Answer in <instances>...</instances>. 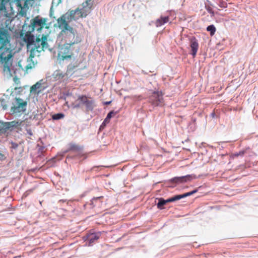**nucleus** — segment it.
<instances>
[{"instance_id": "obj_27", "label": "nucleus", "mask_w": 258, "mask_h": 258, "mask_svg": "<svg viewBox=\"0 0 258 258\" xmlns=\"http://www.w3.org/2000/svg\"><path fill=\"white\" fill-rule=\"evenodd\" d=\"M206 30L210 33V35L213 36L216 32V28L213 24H211L207 27Z\"/></svg>"}, {"instance_id": "obj_35", "label": "nucleus", "mask_w": 258, "mask_h": 258, "mask_svg": "<svg viewBox=\"0 0 258 258\" xmlns=\"http://www.w3.org/2000/svg\"><path fill=\"white\" fill-rule=\"evenodd\" d=\"M69 13L67 12L66 14L62 15V17L64 18V19L66 20H68L69 21H71L73 20L72 18L71 17V16L69 15Z\"/></svg>"}, {"instance_id": "obj_51", "label": "nucleus", "mask_w": 258, "mask_h": 258, "mask_svg": "<svg viewBox=\"0 0 258 258\" xmlns=\"http://www.w3.org/2000/svg\"><path fill=\"white\" fill-rule=\"evenodd\" d=\"M80 14L79 13H76V16H77L78 18L79 17H81L80 16Z\"/></svg>"}, {"instance_id": "obj_19", "label": "nucleus", "mask_w": 258, "mask_h": 258, "mask_svg": "<svg viewBox=\"0 0 258 258\" xmlns=\"http://www.w3.org/2000/svg\"><path fill=\"white\" fill-rule=\"evenodd\" d=\"M155 202H157L156 205L158 209L160 210L165 209V206L168 204L166 199H164L163 198H156Z\"/></svg>"}, {"instance_id": "obj_43", "label": "nucleus", "mask_w": 258, "mask_h": 258, "mask_svg": "<svg viewBox=\"0 0 258 258\" xmlns=\"http://www.w3.org/2000/svg\"><path fill=\"white\" fill-rule=\"evenodd\" d=\"M111 102H112L111 101H105V102H103V104L105 105H108L111 103Z\"/></svg>"}, {"instance_id": "obj_2", "label": "nucleus", "mask_w": 258, "mask_h": 258, "mask_svg": "<svg viewBox=\"0 0 258 258\" xmlns=\"http://www.w3.org/2000/svg\"><path fill=\"white\" fill-rule=\"evenodd\" d=\"M11 34L4 26H0V62L5 63V71L10 72L9 64L13 56L10 46Z\"/></svg>"}, {"instance_id": "obj_41", "label": "nucleus", "mask_w": 258, "mask_h": 258, "mask_svg": "<svg viewBox=\"0 0 258 258\" xmlns=\"http://www.w3.org/2000/svg\"><path fill=\"white\" fill-rule=\"evenodd\" d=\"M205 9L208 11V13L212 11L213 10L212 8L209 5H207L205 3Z\"/></svg>"}, {"instance_id": "obj_40", "label": "nucleus", "mask_w": 258, "mask_h": 258, "mask_svg": "<svg viewBox=\"0 0 258 258\" xmlns=\"http://www.w3.org/2000/svg\"><path fill=\"white\" fill-rule=\"evenodd\" d=\"M37 146L39 147L38 149V152H40L41 154H42L43 150L45 148V147L43 146H40L39 144L37 145Z\"/></svg>"}, {"instance_id": "obj_53", "label": "nucleus", "mask_w": 258, "mask_h": 258, "mask_svg": "<svg viewBox=\"0 0 258 258\" xmlns=\"http://www.w3.org/2000/svg\"><path fill=\"white\" fill-rule=\"evenodd\" d=\"M79 50V48L77 47L76 51H77V52H78Z\"/></svg>"}, {"instance_id": "obj_28", "label": "nucleus", "mask_w": 258, "mask_h": 258, "mask_svg": "<svg viewBox=\"0 0 258 258\" xmlns=\"http://www.w3.org/2000/svg\"><path fill=\"white\" fill-rule=\"evenodd\" d=\"M41 86V83L40 82H37L30 88L31 93H36L37 89H39Z\"/></svg>"}, {"instance_id": "obj_58", "label": "nucleus", "mask_w": 258, "mask_h": 258, "mask_svg": "<svg viewBox=\"0 0 258 258\" xmlns=\"http://www.w3.org/2000/svg\"><path fill=\"white\" fill-rule=\"evenodd\" d=\"M204 144H205L204 143H202V145H203Z\"/></svg>"}, {"instance_id": "obj_17", "label": "nucleus", "mask_w": 258, "mask_h": 258, "mask_svg": "<svg viewBox=\"0 0 258 258\" xmlns=\"http://www.w3.org/2000/svg\"><path fill=\"white\" fill-rule=\"evenodd\" d=\"M57 23L59 28L61 29L60 34L65 33L66 31L72 27L69 25L62 16L57 19Z\"/></svg>"}, {"instance_id": "obj_34", "label": "nucleus", "mask_w": 258, "mask_h": 258, "mask_svg": "<svg viewBox=\"0 0 258 258\" xmlns=\"http://www.w3.org/2000/svg\"><path fill=\"white\" fill-rule=\"evenodd\" d=\"M201 187V186H199L198 188H195L194 190H192V191L187 192L186 193L187 194L188 197L190 196L194 195V194L197 193L199 189Z\"/></svg>"}, {"instance_id": "obj_6", "label": "nucleus", "mask_w": 258, "mask_h": 258, "mask_svg": "<svg viewBox=\"0 0 258 258\" xmlns=\"http://www.w3.org/2000/svg\"><path fill=\"white\" fill-rule=\"evenodd\" d=\"M64 36V40L66 43H69L72 46L80 43L82 38L77 30L73 27L66 31L65 33L61 34Z\"/></svg>"}, {"instance_id": "obj_24", "label": "nucleus", "mask_w": 258, "mask_h": 258, "mask_svg": "<svg viewBox=\"0 0 258 258\" xmlns=\"http://www.w3.org/2000/svg\"><path fill=\"white\" fill-rule=\"evenodd\" d=\"M14 0H0V12L3 11H6V5L8 3L13 2Z\"/></svg>"}, {"instance_id": "obj_56", "label": "nucleus", "mask_w": 258, "mask_h": 258, "mask_svg": "<svg viewBox=\"0 0 258 258\" xmlns=\"http://www.w3.org/2000/svg\"><path fill=\"white\" fill-rule=\"evenodd\" d=\"M208 146H209L210 148H212L213 147L212 146H209V145H208Z\"/></svg>"}, {"instance_id": "obj_8", "label": "nucleus", "mask_w": 258, "mask_h": 258, "mask_svg": "<svg viewBox=\"0 0 258 258\" xmlns=\"http://www.w3.org/2000/svg\"><path fill=\"white\" fill-rule=\"evenodd\" d=\"M148 101L153 108L161 107L164 103L163 93L159 90L152 91L148 97Z\"/></svg>"}, {"instance_id": "obj_16", "label": "nucleus", "mask_w": 258, "mask_h": 258, "mask_svg": "<svg viewBox=\"0 0 258 258\" xmlns=\"http://www.w3.org/2000/svg\"><path fill=\"white\" fill-rule=\"evenodd\" d=\"M118 113V111L114 110L110 111L107 114V116L104 119L103 121L100 125L99 131L101 132L104 129L107 124L110 122L111 118Z\"/></svg>"}, {"instance_id": "obj_18", "label": "nucleus", "mask_w": 258, "mask_h": 258, "mask_svg": "<svg viewBox=\"0 0 258 258\" xmlns=\"http://www.w3.org/2000/svg\"><path fill=\"white\" fill-rule=\"evenodd\" d=\"M169 19L170 18L168 16H161L159 19H157L156 21H152L151 22L154 23L156 27H159L168 22V21H169Z\"/></svg>"}, {"instance_id": "obj_30", "label": "nucleus", "mask_w": 258, "mask_h": 258, "mask_svg": "<svg viewBox=\"0 0 258 258\" xmlns=\"http://www.w3.org/2000/svg\"><path fill=\"white\" fill-rule=\"evenodd\" d=\"M71 95H72V93H70L69 91H67V92H64L61 93L59 95L58 98L59 99L66 100L67 96H71Z\"/></svg>"}, {"instance_id": "obj_15", "label": "nucleus", "mask_w": 258, "mask_h": 258, "mask_svg": "<svg viewBox=\"0 0 258 258\" xmlns=\"http://www.w3.org/2000/svg\"><path fill=\"white\" fill-rule=\"evenodd\" d=\"M190 54L194 57L196 56L197 51L199 48V43L197 39L195 36H192L189 38Z\"/></svg>"}, {"instance_id": "obj_33", "label": "nucleus", "mask_w": 258, "mask_h": 258, "mask_svg": "<svg viewBox=\"0 0 258 258\" xmlns=\"http://www.w3.org/2000/svg\"><path fill=\"white\" fill-rule=\"evenodd\" d=\"M245 153V151L244 150H241L238 152H236V153L233 154L232 156L233 157H237L238 156L242 157L244 155Z\"/></svg>"}, {"instance_id": "obj_21", "label": "nucleus", "mask_w": 258, "mask_h": 258, "mask_svg": "<svg viewBox=\"0 0 258 258\" xmlns=\"http://www.w3.org/2000/svg\"><path fill=\"white\" fill-rule=\"evenodd\" d=\"M103 197L100 196L98 197H94L90 201V205L92 206V208L95 207H100L101 205V200Z\"/></svg>"}, {"instance_id": "obj_45", "label": "nucleus", "mask_w": 258, "mask_h": 258, "mask_svg": "<svg viewBox=\"0 0 258 258\" xmlns=\"http://www.w3.org/2000/svg\"><path fill=\"white\" fill-rule=\"evenodd\" d=\"M209 13H210L211 14V17H213L214 16H215V12L213 10H212V11L210 12Z\"/></svg>"}, {"instance_id": "obj_11", "label": "nucleus", "mask_w": 258, "mask_h": 258, "mask_svg": "<svg viewBox=\"0 0 258 258\" xmlns=\"http://www.w3.org/2000/svg\"><path fill=\"white\" fill-rule=\"evenodd\" d=\"M47 19L42 18L39 16L35 17L31 19L30 25L29 26V31L34 32L35 28L37 31L40 32L45 25Z\"/></svg>"}, {"instance_id": "obj_48", "label": "nucleus", "mask_w": 258, "mask_h": 258, "mask_svg": "<svg viewBox=\"0 0 258 258\" xmlns=\"http://www.w3.org/2000/svg\"><path fill=\"white\" fill-rule=\"evenodd\" d=\"M82 157H83V160H84L87 158V155L83 154V155L82 156Z\"/></svg>"}, {"instance_id": "obj_13", "label": "nucleus", "mask_w": 258, "mask_h": 258, "mask_svg": "<svg viewBox=\"0 0 258 258\" xmlns=\"http://www.w3.org/2000/svg\"><path fill=\"white\" fill-rule=\"evenodd\" d=\"M101 234V231H90L86 236H84L83 239L86 242L87 245L92 246L100 238Z\"/></svg>"}, {"instance_id": "obj_10", "label": "nucleus", "mask_w": 258, "mask_h": 258, "mask_svg": "<svg viewBox=\"0 0 258 258\" xmlns=\"http://www.w3.org/2000/svg\"><path fill=\"white\" fill-rule=\"evenodd\" d=\"M74 48L73 46L65 42L59 51L58 57L63 60L70 59Z\"/></svg>"}, {"instance_id": "obj_1", "label": "nucleus", "mask_w": 258, "mask_h": 258, "mask_svg": "<svg viewBox=\"0 0 258 258\" xmlns=\"http://www.w3.org/2000/svg\"><path fill=\"white\" fill-rule=\"evenodd\" d=\"M27 32L24 38V41L27 44V51L30 52V57L33 58L35 56H39L42 51L48 49L49 45L47 42V36L39 35L35 39L34 35L31 34V31Z\"/></svg>"}, {"instance_id": "obj_55", "label": "nucleus", "mask_w": 258, "mask_h": 258, "mask_svg": "<svg viewBox=\"0 0 258 258\" xmlns=\"http://www.w3.org/2000/svg\"><path fill=\"white\" fill-rule=\"evenodd\" d=\"M20 257V256H18V257H17V256H16V257H14V258H18V257Z\"/></svg>"}, {"instance_id": "obj_23", "label": "nucleus", "mask_w": 258, "mask_h": 258, "mask_svg": "<svg viewBox=\"0 0 258 258\" xmlns=\"http://www.w3.org/2000/svg\"><path fill=\"white\" fill-rule=\"evenodd\" d=\"M77 67L78 65L75 64V63H71L69 65H68L67 68V71L66 72L67 76H71L75 72V70Z\"/></svg>"}, {"instance_id": "obj_3", "label": "nucleus", "mask_w": 258, "mask_h": 258, "mask_svg": "<svg viewBox=\"0 0 258 258\" xmlns=\"http://www.w3.org/2000/svg\"><path fill=\"white\" fill-rule=\"evenodd\" d=\"M70 106L73 109H80L87 113L89 111H92L96 105L94 100L91 97H89L86 95H81L70 104Z\"/></svg>"}, {"instance_id": "obj_9", "label": "nucleus", "mask_w": 258, "mask_h": 258, "mask_svg": "<svg viewBox=\"0 0 258 258\" xmlns=\"http://www.w3.org/2000/svg\"><path fill=\"white\" fill-rule=\"evenodd\" d=\"M68 146L69 147L67 150L60 153H58L57 156L52 158L51 160L54 162H56L60 160L68 152H82L84 149L83 146H80L73 143H69Z\"/></svg>"}, {"instance_id": "obj_44", "label": "nucleus", "mask_w": 258, "mask_h": 258, "mask_svg": "<svg viewBox=\"0 0 258 258\" xmlns=\"http://www.w3.org/2000/svg\"><path fill=\"white\" fill-rule=\"evenodd\" d=\"M17 76H15V77L14 78V80L15 82L17 84L18 83L17 82H19L20 81H19V79L17 78Z\"/></svg>"}, {"instance_id": "obj_31", "label": "nucleus", "mask_w": 258, "mask_h": 258, "mask_svg": "<svg viewBox=\"0 0 258 258\" xmlns=\"http://www.w3.org/2000/svg\"><path fill=\"white\" fill-rule=\"evenodd\" d=\"M166 201L168 203L174 202L177 201H178L177 195H174L172 197L167 198L166 199Z\"/></svg>"}, {"instance_id": "obj_25", "label": "nucleus", "mask_w": 258, "mask_h": 258, "mask_svg": "<svg viewBox=\"0 0 258 258\" xmlns=\"http://www.w3.org/2000/svg\"><path fill=\"white\" fill-rule=\"evenodd\" d=\"M32 58L30 57V56L28 57L27 59L28 63L25 67V71H27L29 69H32L35 67L34 62L32 61Z\"/></svg>"}, {"instance_id": "obj_29", "label": "nucleus", "mask_w": 258, "mask_h": 258, "mask_svg": "<svg viewBox=\"0 0 258 258\" xmlns=\"http://www.w3.org/2000/svg\"><path fill=\"white\" fill-rule=\"evenodd\" d=\"M68 12L70 14L69 15L71 16V17L72 18L73 20H75L76 19H78V17L76 16V13H79V8H77L75 10H71Z\"/></svg>"}, {"instance_id": "obj_37", "label": "nucleus", "mask_w": 258, "mask_h": 258, "mask_svg": "<svg viewBox=\"0 0 258 258\" xmlns=\"http://www.w3.org/2000/svg\"><path fill=\"white\" fill-rule=\"evenodd\" d=\"M104 167L103 166H93V167H92L89 170H87V172H88V171H98V169L99 168V167Z\"/></svg>"}, {"instance_id": "obj_4", "label": "nucleus", "mask_w": 258, "mask_h": 258, "mask_svg": "<svg viewBox=\"0 0 258 258\" xmlns=\"http://www.w3.org/2000/svg\"><path fill=\"white\" fill-rule=\"evenodd\" d=\"M8 100L6 98H0V109L6 110L8 109ZM18 121L15 120L9 122H4L0 120V136L8 133V131H12L15 127L19 125Z\"/></svg>"}, {"instance_id": "obj_39", "label": "nucleus", "mask_w": 258, "mask_h": 258, "mask_svg": "<svg viewBox=\"0 0 258 258\" xmlns=\"http://www.w3.org/2000/svg\"><path fill=\"white\" fill-rule=\"evenodd\" d=\"M6 157L4 154H3L1 151H0V161H2L6 159Z\"/></svg>"}, {"instance_id": "obj_5", "label": "nucleus", "mask_w": 258, "mask_h": 258, "mask_svg": "<svg viewBox=\"0 0 258 258\" xmlns=\"http://www.w3.org/2000/svg\"><path fill=\"white\" fill-rule=\"evenodd\" d=\"M201 175H199L198 177L196 175L194 174H187L184 176L174 177L169 180H164L163 182L166 187L172 188L175 187L179 183H183L187 181H190L192 179L198 178Z\"/></svg>"}, {"instance_id": "obj_54", "label": "nucleus", "mask_w": 258, "mask_h": 258, "mask_svg": "<svg viewBox=\"0 0 258 258\" xmlns=\"http://www.w3.org/2000/svg\"><path fill=\"white\" fill-rule=\"evenodd\" d=\"M142 72L144 74H147V73H146V72H145L144 71H143Z\"/></svg>"}, {"instance_id": "obj_50", "label": "nucleus", "mask_w": 258, "mask_h": 258, "mask_svg": "<svg viewBox=\"0 0 258 258\" xmlns=\"http://www.w3.org/2000/svg\"><path fill=\"white\" fill-rule=\"evenodd\" d=\"M64 105H67L69 107L71 108V106H70V105H69L68 101H66V102L64 103Z\"/></svg>"}, {"instance_id": "obj_52", "label": "nucleus", "mask_w": 258, "mask_h": 258, "mask_svg": "<svg viewBox=\"0 0 258 258\" xmlns=\"http://www.w3.org/2000/svg\"><path fill=\"white\" fill-rule=\"evenodd\" d=\"M66 202V200H60L58 201L59 203H60V202Z\"/></svg>"}, {"instance_id": "obj_14", "label": "nucleus", "mask_w": 258, "mask_h": 258, "mask_svg": "<svg viewBox=\"0 0 258 258\" xmlns=\"http://www.w3.org/2000/svg\"><path fill=\"white\" fill-rule=\"evenodd\" d=\"M93 9V5L91 0H86L82 5V8H79L80 16L81 18H85Z\"/></svg>"}, {"instance_id": "obj_36", "label": "nucleus", "mask_w": 258, "mask_h": 258, "mask_svg": "<svg viewBox=\"0 0 258 258\" xmlns=\"http://www.w3.org/2000/svg\"><path fill=\"white\" fill-rule=\"evenodd\" d=\"M11 148H12L13 149H16L19 146V144L15 142H11Z\"/></svg>"}, {"instance_id": "obj_47", "label": "nucleus", "mask_w": 258, "mask_h": 258, "mask_svg": "<svg viewBox=\"0 0 258 258\" xmlns=\"http://www.w3.org/2000/svg\"><path fill=\"white\" fill-rule=\"evenodd\" d=\"M206 1L208 3V4H207L208 5L210 6L211 7V6H213V5L210 1H209V0H206Z\"/></svg>"}, {"instance_id": "obj_49", "label": "nucleus", "mask_w": 258, "mask_h": 258, "mask_svg": "<svg viewBox=\"0 0 258 258\" xmlns=\"http://www.w3.org/2000/svg\"><path fill=\"white\" fill-rule=\"evenodd\" d=\"M211 116L213 118L215 117V116H216V114H215V112H212V113H211Z\"/></svg>"}, {"instance_id": "obj_12", "label": "nucleus", "mask_w": 258, "mask_h": 258, "mask_svg": "<svg viewBox=\"0 0 258 258\" xmlns=\"http://www.w3.org/2000/svg\"><path fill=\"white\" fill-rule=\"evenodd\" d=\"M13 56L11 58V64L9 66L10 68V72L8 71H5V63H1L3 65V70L4 72L6 73L7 74L10 75L11 76H13V75H15L16 76H17L19 74L21 73V71H25V68H23L21 64V61H19L18 62V64L16 66H14L13 65Z\"/></svg>"}, {"instance_id": "obj_46", "label": "nucleus", "mask_w": 258, "mask_h": 258, "mask_svg": "<svg viewBox=\"0 0 258 258\" xmlns=\"http://www.w3.org/2000/svg\"><path fill=\"white\" fill-rule=\"evenodd\" d=\"M49 15H50V17H52L53 13H52V7L50 8V10Z\"/></svg>"}, {"instance_id": "obj_22", "label": "nucleus", "mask_w": 258, "mask_h": 258, "mask_svg": "<svg viewBox=\"0 0 258 258\" xmlns=\"http://www.w3.org/2000/svg\"><path fill=\"white\" fill-rule=\"evenodd\" d=\"M67 76L66 73H63L60 70H56L54 71L52 74V76L55 80H60L63 79Z\"/></svg>"}, {"instance_id": "obj_26", "label": "nucleus", "mask_w": 258, "mask_h": 258, "mask_svg": "<svg viewBox=\"0 0 258 258\" xmlns=\"http://www.w3.org/2000/svg\"><path fill=\"white\" fill-rule=\"evenodd\" d=\"M64 117V114L62 112H59L53 114L51 115V118L53 120H58Z\"/></svg>"}, {"instance_id": "obj_38", "label": "nucleus", "mask_w": 258, "mask_h": 258, "mask_svg": "<svg viewBox=\"0 0 258 258\" xmlns=\"http://www.w3.org/2000/svg\"><path fill=\"white\" fill-rule=\"evenodd\" d=\"M177 196L178 200L188 197L187 194L186 192L184 193L183 194L177 195Z\"/></svg>"}, {"instance_id": "obj_20", "label": "nucleus", "mask_w": 258, "mask_h": 258, "mask_svg": "<svg viewBox=\"0 0 258 258\" xmlns=\"http://www.w3.org/2000/svg\"><path fill=\"white\" fill-rule=\"evenodd\" d=\"M74 153V154L71 153L68 155L66 158V162H67V160L69 161L70 160H75L77 159H80L82 158V156L83 155V153H82V152Z\"/></svg>"}, {"instance_id": "obj_7", "label": "nucleus", "mask_w": 258, "mask_h": 258, "mask_svg": "<svg viewBox=\"0 0 258 258\" xmlns=\"http://www.w3.org/2000/svg\"><path fill=\"white\" fill-rule=\"evenodd\" d=\"M27 102L20 97H16L12 103L10 113L12 114H18L24 113L27 109Z\"/></svg>"}, {"instance_id": "obj_42", "label": "nucleus", "mask_w": 258, "mask_h": 258, "mask_svg": "<svg viewBox=\"0 0 258 258\" xmlns=\"http://www.w3.org/2000/svg\"><path fill=\"white\" fill-rule=\"evenodd\" d=\"M56 3V5H58L59 4L61 3V0H52V4Z\"/></svg>"}, {"instance_id": "obj_57", "label": "nucleus", "mask_w": 258, "mask_h": 258, "mask_svg": "<svg viewBox=\"0 0 258 258\" xmlns=\"http://www.w3.org/2000/svg\"><path fill=\"white\" fill-rule=\"evenodd\" d=\"M18 89H22L21 87H19Z\"/></svg>"}, {"instance_id": "obj_32", "label": "nucleus", "mask_w": 258, "mask_h": 258, "mask_svg": "<svg viewBox=\"0 0 258 258\" xmlns=\"http://www.w3.org/2000/svg\"><path fill=\"white\" fill-rule=\"evenodd\" d=\"M218 6L222 8H226L227 7V4L223 0H218Z\"/></svg>"}]
</instances>
